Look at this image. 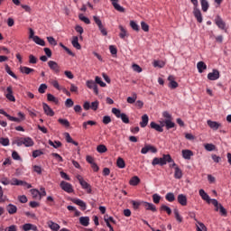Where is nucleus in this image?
<instances>
[{"label": "nucleus", "mask_w": 231, "mask_h": 231, "mask_svg": "<svg viewBox=\"0 0 231 231\" xmlns=\"http://www.w3.org/2000/svg\"><path fill=\"white\" fill-rule=\"evenodd\" d=\"M167 163H171L170 167H178L174 160H172V157H171V154H163L162 158L155 157L152 162L153 167H155V165H161L162 167V165H167Z\"/></svg>", "instance_id": "nucleus-1"}, {"label": "nucleus", "mask_w": 231, "mask_h": 231, "mask_svg": "<svg viewBox=\"0 0 231 231\" xmlns=\"http://www.w3.org/2000/svg\"><path fill=\"white\" fill-rule=\"evenodd\" d=\"M76 178L79 182L81 188L86 190L87 194H91V192H93V190L91 189V185L88 183V181H86L81 175H77Z\"/></svg>", "instance_id": "nucleus-2"}, {"label": "nucleus", "mask_w": 231, "mask_h": 231, "mask_svg": "<svg viewBox=\"0 0 231 231\" xmlns=\"http://www.w3.org/2000/svg\"><path fill=\"white\" fill-rule=\"evenodd\" d=\"M112 113L116 118H121L124 124H129V117L125 113H122L120 109L114 107L112 108Z\"/></svg>", "instance_id": "nucleus-3"}, {"label": "nucleus", "mask_w": 231, "mask_h": 231, "mask_svg": "<svg viewBox=\"0 0 231 231\" xmlns=\"http://www.w3.org/2000/svg\"><path fill=\"white\" fill-rule=\"evenodd\" d=\"M94 22L98 27V30L104 35L105 37L107 35V30L104 28V25L102 24V20L98 16H93Z\"/></svg>", "instance_id": "nucleus-4"}, {"label": "nucleus", "mask_w": 231, "mask_h": 231, "mask_svg": "<svg viewBox=\"0 0 231 231\" xmlns=\"http://www.w3.org/2000/svg\"><path fill=\"white\" fill-rule=\"evenodd\" d=\"M60 187L62 190H64V192H68V194H71V192L74 191L73 189V186L71 185V183L69 182H66L64 180H62L60 184Z\"/></svg>", "instance_id": "nucleus-5"}, {"label": "nucleus", "mask_w": 231, "mask_h": 231, "mask_svg": "<svg viewBox=\"0 0 231 231\" xmlns=\"http://www.w3.org/2000/svg\"><path fill=\"white\" fill-rule=\"evenodd\" d=\"M147 152H152L153 154H156V152H158V149L151 144H146L142 148L141 153L147 154Z\"/></svg>", "instance_id": "nucleus-6"}, {"label": "nucleus", "mask_w": 231, "mask_h": 231, "mask_svg": "<svg viewBox=\"0 0 231 231\" xmlns=\"http://www.w3.org/2000/svg\"><path fill=\"white\" fill-rule=\"evenodd\" d=\"M215 23L220 30H224V32H226V23L223 21V18H221V16L217 15V17L215 18Z\"/></svg>", "instance_id": "nucleus-7"}, {"label": "nucleus", "mask_w": 231, "mask_h": 231, "mask_svg": "<svg viewBox=\"0 0 231 231\" xmlns=\"http://www.w3.org/2000/svg\"><path fill=\"white\" fill-rule=\"evenodd\" d=\"M86 86L88 89H93L96 95H98V85L94 80H87Z\"/></svg>", "instance_id": "nucleus-8"}, {"label": "nucleus", "mask_w": 231, "mask_h": 231, "mask_svg": "<svg viewBox=\"0 0 231 231\" xmlns=\"http://www.w3.org/2000/svg\"><path fill=\"white\" fill-rule=\"evenodd\" d=\"M48 66L50 69L54 71V73H60V67L59 66V63H57L54 60L48 61Z\"/></svg>", "instance_id": "nucleus-9"}, {"label": "nucleus", "mask_w": 231, "mask_h": 231, "mask_svg": "<svg viewBox=\"0 0 231 231\" xmlns=\"http://www.w3.org/2000/svg\"><path fill=\"white\" fill-rule=\"evenodd\" d=\"M193 15L197 19L198 23H203V14H201V10L199 7H193Z\"/></svg>", "instance_id": "nucleus-10"}, {"label": "nucleus", "mask_w": 231, "mask_h": 231, "mask_svg": "<svg viewBox=\"0 0 231 231\" xmlns=\"http://www.w3.org/2000/svg\"><path fill=\"white\" fill-rule=\"evenodd\" d=\"M5 98H7V100L10 102H15V97L14 96V90L12 89V87H7Z\"/></svg>", "instance_id": "nucleus-11"}, {"label": "nucleus", "mask_w": 231, "mask_h": 231, "mask_svg": "<svg viewBox=\"0 0 231 231\" xmlns=\"http://www.w3.org/2000/svg\"><path fill=\"white\" fill-rule=\"evenodd\" d=\"M72 203L78 205V207H80L81 210H86L88 208L86 202L80 199H72Z\"/></svg>", "instance_id": "nucleus-12"}, {"label": "nucleus", "mask_w": 231, "mask_h": 231, "mask_svg": "<svg viewBox=\"0 0 231 231\" xmlns=\"http://www.w3.org/2000/svg\"><path fill=\"white\" fill-rule=\"evenodd\" d=\"M207 124H208V127H210V129H212L213 131H217V129H219V127H221V123H219V122L208 120Z\"/></svg>", "instance_id": "nucleus-13"}, {"label": "nucleus", "mask_w": 231, "mask_h": 231, "mask_svg": "<svg viewBox=\"0 0 231 231\" xmlns=\"http://www.w3.org/2000/svg\"><path fill=\"white\" fill-rule=\"evenodd\" d=\"M177 201L180 205H181V207H187V195L185 194H179L177 197Z\"/></svg>", "instance_id": "nucleus-14"}, {"label": "nucleus", "mask_w": 231, "mask_h": 231, "mask_svg": "<svg viewBox=\"0 0 231 231\" xmlns=\"http://www.w3.org/2000/svg\"><path fill=\"white\" fill-rule=\"evenodd\" d=\"M199 194L200 198L203 199V201H207V203H210V201H212V199H210V196H208V193L205 192V189H199Z\"/></svg>", "instance_id": "nucleus-15"}, {"label": "nucleus", "mask_w": 231, "mask_h": 231, "mask_svg": "<svg viewBox=\"0 0 231 231\" xmlns=\"http://www.w3.org/2000/svg\"><path fill=\"white\" fill-rule=\"evenodd\" d=\"M208 80H217L219 79V70L213 69L212 72L208 74Z\"/></svg>", "instance_id": "nucleus-16"}, {"label": "nucleus", "mask_w": 231, "mask_h": 231, "mask_svg": "<svg viewBox=\"0 0 231 231\" xmlns=\"http://www.w3.org/2000/svg\"><path fill=\"white\" fill-rule=\"evenodd\" d=\"M42 106H43V111L45 115H47V116H53L55 115V112H53V109H51V107H50L48 104L43 103Z\"/></svg>", "instance_id": "nucleus-17"}, {"label": "nucleus", "mask_w": 231, "mask_h": 231, "mask_svg": "<svg viewBox=\"0 0 231 231\" xmlns=\"http://www.w3.org/2000/svg\"><path fill=\"white\" fill-rule=\"evenodd\" d=\"M47 225H48L49 228H51V230H52V231L60 230V226L51 220L48 221Z\"/></svg>", "instance_id": "nucleus-18"}, {"label": "nucleus", "mask_w": 231, "mask_h": 231, "mask_svg": "<svg viewBox=\"0 0 231 231\" xmlns=\"http://www.w3.org/2000/svg\"><path fill=\"white\" fill-rule=\"evenodd\" d=\"M182 158H184V160H190V158H192V156H194V152H192V151L190 150H182Z\"/></svg>", "instance_id": "nucleus-19"}, {"label": "nucleus", "mask_w": 231, "mask_h": 231, "mask_svg": "<svg viewBox=\"0 0 231 231\" xmlns=\"http://www.w3.org/2000/svg\"><path fill=\"white\" fill-rule=\"evenodd\" d=\"M71 44H72L73 48H75L76 50L82 49V46H80V43H79V36L72 37Z\"/></svg>", "instance_id": "nucleus-20"}, {"label": "nucleus", "mask_w": 231, "mask_h": 231, "mask_svg": "<svg viewBox=\"0 0 231 231\" xmlns=\"http://www.w3.org/2000/svg\"><path fill=\"white\" fill-rule=\"evenodd\" d=\"M6 210L8 214H11V215L17 214V206L14 204H9L6 206Z\"/></svg>", "instance_id": "nucleus-21"}, {"label": "nucleus", "mask_w": 231, "mask_h": 231, "mask_svg": "<svg viewBox=\"0 0 231 231\" xmlns=\"http://www.w3.org/2000/svg\"><path fill=\"white\" fill-rule=\"evenodd\" d=\"M150 127L152 129H154L155 131H157L158 133H163V126L156 124L155 122H151L150 123Z\"/></svg>", "instance_id": "nucleus-22"}, {"label": "nucleus", "mask_w": 231, "mask_h": 231, "mask_svg": "<svg viewBox=\"0 0 231 231\" xmlns=\"http://www.w3.org/2000/svg\"><path fill=\"white\" fill-rule=\"evenodd\" d=\"M143 207L145 208V210H151L152 212H156V206H154V204L152 203H149V202H143Z\"/></svg>", "instance_id": "nucleus-23"}, {"label": "nucleus", "mask_w": 231, "mask_h": 231, "mask_svg": "<svg viewBox=\"0 0 231 231\" xmlns=\"http://www.w3.org/2000/svg\"><path fill=\"white\" fill-rule=\"evenodd\" d=\"M168 80L170 82L169 88L171 89H176V88H178V82L174 80V76H169Z\"/></svg>", "instance_id": "nucleus-24"}, {"label": "nucleus", "mask_w": 231, "mask_h": 231, "mask_svg": "<svg viewBox=\"0 0 231 231\" xmlns=\"http://www.w3.org/2000/svg\"><path fill=\"white\" fill-rule=\"evenodd\" d=\"M183 178V171H181V169L180 167H175V172H174V179L175 180H181Z\"/></svg>", "instance_id": "nucleus-25"}, {"label": "nucleus", "mask_w": 231, "mask_h": 231, "mask_svg": "<svg viewBox=\"0 0 231 231\" xmlns=\"http://www.w3.org/2000/svg\"><path fill=\"white\" fill-rule=\"evenodd\" d=\"M23 145L24 147H33L34 145L33 139H32L31 137H24Z\"/></svg>", "instance_id": "nucleus-26"}, {"label": "nucleus", "mask_w": 231, "mask_h": 231, "mask_svg": "<svg viewBox=\"0 0 231 231\" xmlns=\"http://www.w3.org/2000/svg\"><path fill=\"white\" fill-rule=\"evenodd\" d=\"M119 30H120V33H119L120 39H125V37H129V33H127V30L125 27H123L122 25H119Z\"/></svg>", "instance_id": "nucleus-27"}, {"label": "nucleus", "mask_w": 231, "mask_h": 231, "mask_svg": "<svg viewBox=\"0 0 231 231\" xmlns=\"http://www.w3.org/2000/svg\"><path fill=\"white\" fill-rule=\"evenodd\" d=\"M197 69L199 70V73H203V71H205V69H207V64L203 61H199L197 63Z\"/></svg>", "instance_id": "nucleus-28"}, {"label": "nucleus", "mask_w": 231, "mask_h": 231, "mask_svg": "<svg viewBox=\"0 0 231 231\" xmlns=\"http://www.w3.org/2000/svg\"><path fill=\"white\" fill-rule=\"evenodd\" d=\"M200 5L202 8V12H208V8H210V5L208 0H200Z\"/></svg>", "instance_id": "nucleus-29"}, {"label": "nucleus", "mask_w": 231, "mask_h": 231, "mask_svg": "<svg viewBox=\"0 0 231 231\" xmlns=\"http://www.w3.org/2000/svg\"><path fill=\"white\" fill-rule=\"evenodd\" d=\"M147 124H149V116L147 114H144L142 116V121L140 122L141 127H147Z\"/></svg>", "instance_id": "nucleus-30"}, {"label": "nucleus", "mask_w": 231, "mask_h": 231, "mask_svg": "<svg viewBox=\"0 0 231 231\" xmlns=\"http://www.w3.org/2000/svg\"><path fill=\"white\" fill-rule=\"evenodd\" d=\"M79 223L82 226H89V217H79Z\"/></svg>", "instance_id": "nucleus-31"}, {"label": "nucleus", "mask_w": 231, "mask_h": 231, "mask_svg": "<svg viewBox=\"0 0 231 231\" xmlns=\"http://www.w3.org/2000/svg\"><path fill=\"white\" fill-rule=\"evenodd\" d=\"M49 145H51L54 149H59V147H62V143H60V141L53 142L51 140H49Z\"/></svg>", "instance_id": "nucleus-32"}, {"label": "nucleus", "mask_w": 231, "mask_h": 231, "mask_svg": "<svg viewBox=\"0 0 231 231\" xmlns=\"http://www.w3.org/2000/svg\"><path fill=\"white\" fill-rule=\"evenodd\" d=\"M35 44H38L39 46H46V42L44 40L41 39L39 36H35L34 40H32Z\"/></svg>", "instance_id": "nucleus-33"}, {"label": "nucleus", "mask_w": 231, "mask_h": 231, "mask_svg": "<svg viewBox=\"0 0 231 231\" xmlns=\"http://www.w3.org/2000/svg\"><path fill=\"white\" fill-rule=\"evenodd\" d=\"M165 199L166 201L172 203V201H176V197L174 196V193L169 192L165 195Z\"/></svg>", "instance_id": "nucleus-34"}, {"label": "nucleus", "mask_w": 231, "mask_h": 231, "mask_svg": "<svg viewBox=\"0 0 231 231\" xmlns=\"http://www.w3.org/2000/svg\"><path fill=\"white\" fill-rule=\"evenodd\" d=\"M160 210L162 212H166L169 216H171V214H172V209H171V208H169L167 205L162 204L160 208Z\"/></svg>", "instance_id": "nucleus-35"}, {"label": "nucleus", "mask_w": 231, "mask_h": 231, "mask_svg": "<svg viewBox=\"0 0 231 231\" xmlns=\"http://www.w3.org/2000/svg\"><path fill=\"white\" fill-rule=\"evenodd\" d=\"M196 228L197 231H207V226L205 224H203V222L197 221Z\"/></svg>", "instance_id": "nucleus-36"}, {"label": "nucleus", "mask_w": 231, "mask_h": 231, "mask_svg": "<svg viewBox=\"0 0 231 231\" xmlns=\"http://www.w3.org/2000/svg\"><path fill=\"white\" fill-rule=\"evenodd\" d=\"M116 165L118 169H125V161L122 157H119L116 161Z\"/></svg>", "instance_id": "nucleus-37"}, {"label": "nucleus", "mask_w": 231, "mask_h": 231, "mask_svg": "<svg viewBox=\"0 0 231 231\" xmlns=\"http://www.w3.org/2000/svg\"><path fill=\"white\" fill-rule=\"evenodd\" d=\"M130 185H132V187H136V185H138L140 183V178H138V176H134L130 181H129Z\"/></svg>", "instance_id": "nucleus-38"}, {"label": "nucleus", "mask_w": 231, "mask_h": 231, "mask_svg": "<svg viewBox=\"0 0 231 231\" xmlns=\"http://www.w3.org/2000/svg\"><path fill=\"white\" fill-rule=\"evenodd\" d=\"M20 71H21V73H24L25 75H30V73H32V71H34V69H31L29 67H21Z\"/></svg>", "instance_id": "nucleus-39"}, {"label": "nucleus", "mask_w": 231, "mask_h": 231, "mask_svg": "<svg viewBox=\"0 0 231 231\" xmlns=\"http://www.w3.org/2000/svg\"><path fill=\"white\" fill-rule=\"evenodd\" d=\"M47 100L49 102H53L54 104H59V98H57L52 94H47Z\"/></svg>", "instance_id": "nucleus-40"}, {"label": "nucleus", "mask_w": 231, "mask_h": 231, "mask_svg": "<svg viewBox=\"0 0 231 231\" xmlns=\"http://www.w3.org/2000/svg\"><path fill=\"white\" fill-rule=\"evenodd\" d=\"M204 149H206V151L208 152H212V151H216V145L213 143H206L204 144Z\"/></svg>", "instance_id": "nucleus-41"}, {"label": "nucleus", "mask_w": 231, "mask_h": 231, "mask_svg": "<svg viewBox=\"0 0 231 231\" xmlns=\"http://www.w3.org/2000/svg\"><path fill=\"white\" fill-rule=\"evenodd\" d=\"M138 98V96L136 95V93H134L132 95V97H128L126 99V102L128 104H134V102H136V99Z\"/></svg>", "instance_id": "nucleus-42"}, {"label": "nucleus", "mask_w": 231, "mask_h": 231, "mask_svg": "<svg viewBox=\"0 0 231 231\" xmlns=\"http://www.w3.org/2000/svg\"><path fill=\"white\" fill-rule=\"evenodd\" d=\"M23 180H21L17 178H14L11 180V185H14V186H17V187H19V186L23 187Z\"/></svg>", "instance_id": "nucleus-43"}, {"label": "nucleus", "mask_w": 231, "mask_h": 231, "mask_svg": "<svg viewBox=\"0 0 231 231\" xmlns=\"http://www.w3.org/2000/svg\"><path fill=\"white\" fill-rule=\"evenodd\" d=\"M164 124H165L166 129H172L176 125V124H174V122H171V119H166L164 121Z\"/></svg>", "instance_id": "nucleus-44"}, {"label": "nucleus", "mask_w": 231, "mask_h": 231, "mask_svg": "<svg viewBox=\"0 0 231 231\" xmlns=\"http://www.w3.org/2000/svg\"><path fill=\"white\" fill-rule=\"evenodd\" d=\"M97 152H100V154H103V152H107V147L104 144H99L97 147Z\"/></svg>", "instance_id": "nucleus-45"}, {"label": "nucleus", "mask_w": 231, "mask_h": 231, "mask_svg": "<svg viewBox=\"0 0 231 231\" xmlns=\"http://www.w3.org/2000/svg\"><path fill=\"white\" fill-rule=\"evenodd\" d=\"M5 71L8 75H10V77H13V79H17V75H15V73L12 71L10 66H8L7 64L5 65Z\"/></svg>", "instance_id": "nucleus-46"}, {"label": "nucleus", "mask_w": 231, "mask_h": 231, "mask_svg": "<svg viewBox=\"0 0 231 231\" xmlns=\"http://www.w3.org/2000/svg\"><path fill=\"white\" fill-rule=\"evenodd\" d=\"M112 5H113L115 10H117V12H121V13L125 12V9L122 5H120V4H118V2H116Z\"/></svg>", "instance_id": "nucleus-47"}, {"label": "nucleus", "mask_w": 231, "mask_h": 231, "mask_svg": "<svg viewBox=\"0 0 231 231\" xmlns=\"http://www.w3.org/2000/svg\"><path fill=\"white\" fill-rule=\"evenodd\" d=\"M0 143L4 147H8V145H10V139L5 138V137H1L0 138Z\"/></svg>", "instance_id": "nucleus-48"}, {"label": "nucleus", "mask_w": 231, "mask_h": 231, "mask_svg": "<svg viewBox=\"0 0 231 231\" xmlns=\"http://www.w3.org/2000/svg\"><path fill=\"white\" fill-rule=\"evenodd\" d=\"M130 26L134 32H140V25L134 21H130Z\"/></svg>", "instance_id": "nucleus-49"}, {"label": "nucleus", "mask_w": 231, "mask_h": 231, "mask_svg": "<svg viewBox=\"0 0 231 231\" xmlns=\"http://www.w3.org/2000/svg\"><path fill=\"white\" fill-rule=\"evenodd\" d=\"M88 125H91V126L97 125V122L96 121H91V120L84 122L83 123V129H85V130L88 129Z\"/></svg>", "instance_id": "nucleus-50"}, {"label": "nucleus", "mask_w": 231, "mask_h": 231, "mask_svg": "<svg viewBox=\"0 0 231 231\" xmlns=\"http://www.w3.org/2000/svg\"><path fill=\"white\" fill-rule=\"evenodd\" d=\"M161 199H162V196H160L158 193H154L152 195V201H153V203L158 204V203H160Z\"/></svg>", "instance_id": "nucleus-51"}, {"label": "nucleus", "mask_w": 231, "mask_h": 231, "mask_svg": "<svg viewBox=\"0 0 231 231\" xmlns=\"http://www.w3.org/2000/svg\"><path fill=\"white\" fill-rule=\"evenodd\" d=\"M174 215H175V218L177 219V221L179 223H181L183 221V217L181 216H180V211H178V209H174Z\"/></svg>", "instance_id": "nucleus-52"}, {"label": "nucleus", "mask_w": 231, "mask_h": 231, "mask_svg": "<svg viewBox=\"0 0 231 231\" xmlns=\"http://www.w3.org/2000/svg\"><path fill=\"white\" fill-rule=\"evenodd\" d=\"M47 89H48V85H46V84H41L40 87H39V88H38V91H39V93L43 94V93H46V90H47Z\"/></svg>", "instance_id": "nucleus-53"}, {"label": "nucleus", "mask_w": 231, "mask_h": 231, "mask_svg": "<svg viewBox=\"0 0 231 231\" xmlns=\"http://www.w3.org/2000/svg\"><path fill=\"white\" fill-rule=\"evenodd\" d=\"M58 122L61 124V125H64V127H69V121H68V119L60 118Z\"/></svg>", "instance_id": "nucleus-54"}, {"label": "nucleus", "mask_w": 231, "mask_h": 231, "mask_svg": "<svg viewBox=\"0 0 231 231\" xmlns=\"http://www.w3.org/2000/svg\"><path fill=\"white\" fill-rule=\"evenodd\" d=\"M164 66H165V62H163V61H160V60L153 61L154 68H163Z\"/></svg>", "instance_id": "nucleus-55"}, {"label": "nucleus", "mask_w": 231, "mask_h": 231, "mask_svg": "<svg viewBox=\"0 0 231 231\" xmlns=\"http://www.w3.org/2000/svg\"><path fill=\"white\" fill-rule=\"evenodd\" d=\"M79 20L85 23V24H91L89 18L84 16L83 14H79Z\"/></svg>", "instance_id": "nucleus-56"}, {"label": "nucleus", "mask_w": 231, "mask_h": 231, "mask_svg": "<svg viewBox=\"0 0 231 231\" xmlns=\"http://www.w3.org/2000/svg\"><path fill=\"white\" fill-rule=\"evenodd\" d=\"M32 169H33V171L36 172L37 174H42V167L39 165H33Z\"/></svg>", "instance_id": "nucleus-57"}, {"label": "nucleus", "mask_w": 231, "mask_h": 231, "mask_svg": "<svg viewBox=\"0 0 231 231\" xmlns=\"http://www.w3.org/2000/svg\"><path fill=\"white\" fill-rule=\"evenodd\" d=\"M42 154H44V152H42V151L35 150L32 152V158H39V156H42Z\"/></svg>", "instance_id": "nucleus-58"}, {"label": "nucleus", "mask_w": 231, "mask_h": 231, "mask_svg": "<svg viewBox=\"0 0 231 231\" xmlns=\"http://www.w3.org/2000/svg\"><path fill=\"white\" fill-rule=\"evenodd\" d=\"M74 104L75 103L73 102V99H71V98H67L65 101L66 107H73Z\"/></svg>", "instance_id": "nucleus-59"}, {"label": "nucleus", "mask_w": 231, "mask_h": 231, "mask_svg": "<svg viewBox=\"0 0 231 231\" xmlns=\"http://www.w3.org/2000/svg\"><path fill=\"white\" fill-rule=\"evenodd\" d=\"M211 203H212V205H214V207L216 208H215V210H216V212H218V210H219V202L217 201V199H211Z\"/></svg>", "instance_id": "nucleus-60"}, {"label": "nucleus", "mask_w": 231, "mask_h": 231, "mask_svg": "<svg viewBox=\"0 0 231 231\" xmlns=\"http://www.w3.org/2000/svg\"><path fill=\"white\" fill-rule=\"evenodd\" d=\"M98 106H99L98 101H94L90 105V109H92V111H97V109H98Z\"/></svg>", "instance_id": "nucleus-61"}, {"label": "nucleus", "mask_w": 231, "mask_h": 231, "mask_svg": "<svg viewBox=\"0 0 231 231\" xmlns=\"http://www.w3.org/2000/svg\"><path fill=\"white\" fill-rule=\"evenodd\" d=\"M132 69L136 72V73H142V67L138 64H133Z\"/></svg>", "instance_id": "nucleus-62"}, {"label": "nucleus", "mask_w": 231, "mask_h": 231, "mask_svg": "<svg viewBox=\"0 0 231 231\" xmlns=\"http://www.w3.org/2000/svg\"><path fill=\"white\" fill-rule=\"evenodd\" d=\"M141 28L143 32H149V24L145 22H141Z\"/></svg>", "instance_id": "nucleus-63"}, {"label": "nucleus", "mask_w": 231, "mask_h": 231, "mask_svg": "<svg viewBox=\"0 0 231 231\" xmlns=\"http://www.w3.org/2000/svg\"><path fill=\"white\" fill-rule=\"evenodd\" d=\"M5 231H17V226L11 225V226L5 227Z\"/></svg>", "instance_id": "nucleus-64"}]
</instances>
